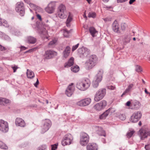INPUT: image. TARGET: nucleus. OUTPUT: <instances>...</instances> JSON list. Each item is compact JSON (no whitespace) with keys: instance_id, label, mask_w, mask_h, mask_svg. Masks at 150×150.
Segmentation results:
<instances>
[{"instance_id":"nucleus-34","label":"nucleus","mask_w":150,"mask_h":150,"mask_svg":"<svg viewBox=\"0 0 150 150\" xmlns=\"http://www.w3.org/2000/svg\"><path fill=\"white\" fill-rule=\"evenodd\" d=\"M27 40L28 42L31 44L35 43L36 41V38L31 36L28 37Z\"/></svg>"},{"instance_id":"nucleus-14","label":"nucleus","mask_w":150,"mask_h":150,"mask_svg":"<svg viewBox=\"0 0 150 150\" xmlns=\"http://www.w3.org/2000/svg\"><path fill=\"white\" fill-rule=\"evenodd\" d=\"M38 32L40 36L43 39L48 38L46 30L44 27H40L38 28Z\"/></svg>"},{"instance_id":"nucleus-24","label":"nucleus","mask_w":150,"mask_h":150,"mask_svg":"<svg viewBox=\"0 0 150 150\" xmlns=\"http://www.w3.org/2000/svg\"><path fill=\"white\" fill-rule=\"evenodd\" d=\"M134 85L133 83H131L129 84L127 86V88L122 93L121 96L125 94L126 93L131 91L134 88Z\"/></svg>"},{"instance_id":"nucleus-40","label":"nucleus","mask_w":150,"mask_h":150,"mask_svg":"<svg viewBox=\"0 0 150 150\" xmlns=\"http://www.w3.org/2000/svg\"><path fill=\"white\" fill-rule=\"evenodd\" d=\"M118 117L120 120H125L126 118L125 115L123 114H120L118 116Z\"/></svg>"},{"instance_id":"nucleus-22","label":"nucleus","mask_w":150,"mask_h":150,"mask_svg":"<svg viewBox=\"0 0 150 150\" xmlns=\"http://www.w3.org/2000/svg\"><path fill=\"white\" fill-rule=\"evenodd\" d=\"M95 129L97 133L99 135L105 136V131L103 129L102 127L98 126H96L95 127Z\"/></svg>"},{"instance_id":"nucleus-12","label":"nucleus","mask_w":150,"mask_h":150,"mask_svg":"<svg viewBox=\"0 0 150 150\" xmlns=\"http://www.w3.org/2000/svg\"><path fill=\"white\" fill-rule=\"evenodd\" d=\"M78 52L80 57L83 58L84 56H87L89 54L90 51L86 48L82 47L81 48H79L78 49Z\"/></svg>"},{"instance_id":"nucleus-48","label":"nucleus","mask_w":150,"mask_h":150,"mask_svg":"<svg viewBox=\"0 0 150 150\" xmlns=\"http://www.w3.org/2000/svg\"><path fill=\"white\" fill-rule=\"evenodd\" d=\"M30 6L33 9H35L36 7V6L32 3H29Z\"/></svg>"},{"instance_id":"nucleus-7","label":"nucleus","mask_w":150,"mask_h":150,"mask_svg":"<svg viewBox=\"0 0 150 150\" xmlns=\"http://www.w3.org/2000/svg\"><path fill=\"white\" fill-rule=\"evenodd\" d=\"M89 137L86 133H81L80 137V143L82 146H86L89 142Z\"/></svg>"},{"instance_id":"nucleus-25","label":"nucleus","mask_w":150,"mask_h":150,"mask_svg":"<svg viewBox=\"0 0 150 150\" xmlns=\"http://www.w3.org/2000/svg\"><path fill=\"white\" fill-rule=\"evenodd\" d=\"M71 48L69 46H67L63 52V56L65 58H67L69 55Z\"/></svg>"},{"instance_id":"nucleus-19","label":"nucleus","mask_w":150,"mask_h":150,"mask_svg":"<svg viewBox=\"0 0 150 150\" xmlns=\"http://www.w3.org/2000/svg\"><path fill=\"white\" fill-rule=\"evenodd\" d=\"M73 85V83H71L68 86L66 90L65 94L68 97L71 96L74 91V88Z\"/></svg>"},{"instance_id":"nucleus-30","label":"nucleus","mask_w":150,"mask_h":150,"mask_svg":"<svg viewBox=\"0 0 150 150\" xmlns=\"http://www.w3.org/2000/svg\"><path fill=\"white\" fill-rule=\"evenodd\" d=\"M10 101L4 98H0V105H5L10 103Z\"/></svg>"},{"instance_id":"nucleus-1","label":"nucleus","mask_w":150,"mask_h":150,"mask_svg":"<svg viewBox=\"0 0 150 150\" xmlns=\"http://www.w3.org/2000/svg\"><path fill=\"white\" fill-rule=\"evenodd\" d=\"M90 85V82L89 79H83L77 83L76 87L79 90L84 91L89 87Z\"/></svg>"},{"instance_id":"nucleus-29","label":"nucleus","mask_w":150,"mask_h":150,"mask_svg":"<svg viewBox=\"0 0 150 150\" xmlns=\"http://www.w3.org/2000/svg\"><path fill=\"white\" fill-rule=\"evenodd\" d=\"M89 31L93 37L95 36V34L98 33L95 28L93 27H90L89 29Z\"/></svg>"},{"instance_id":"nucleus-16","label":"nucleus","mask_w":150,"mask_h":150,"mask_svg":"<svg viewBox=\"0 0 150 150\" xmlns=\"http://www.w3.org/2000/svg\"><path fill=\"white\" fill-rule=\"evenodd\" d=\"M139 136L141 139L144 140L148 136H150V131H146L142 129L139 130Z\"/></svg>"},{"instance_id":"nucleus-21","label":"nucleus","mask_w":150,"mask_h":150,"mask_svg":"<svg viewBox=\"0 0 150 150\" xmlns=\"http://www.w3.org/2000/svg\"><path fill=\"white\" fill-rule=\"evenodd\" d=\"M15 124L17 126L24 127L26 124L24 120L20 118H17L15 121Z\"/></svg>"},{"instance_id":"nucleus-4","label":"nucleus","mask_w":150,"mask_h":150,"mask_svg":"<svg viewBox=\"0 0 150 150\" xmlns=\"http://www.w3.org/2000/svg\"><path fill=\"white\" fill-rule=\"evenodd\" d=\"M106 91L105 88L100 89L97 91L94 96L95 101L98 102L102 99L105 95Z\"/></svg>"},{"instance_id":"nucleus-63","label":"nucleus","mask_w":150,"mask_h":150,"mask_svg":"<svg viewBox=\"0 0 150 150\" xmlns=\"http://www.w3.org/2000/svg\"><path fill=\"white\" fill-rule=\"evenodd\" d=\"M142 82L144 84H146V82L143 79H142Z\"/></svg>"},{"instance_id":"nucleus-23","label":"nucleus","mask_w":150,"mask_h":150,"mask_svg":"<svg viewBox=\"0 0 150 150\" xmlns=\"http://www.w3.org/2000/svg\"><path fill=\"white\" fill-rule=\"evenodd\" d=\"M112 28L114 32L117 33L118 32L120 28L119 25L116 20H115L113 23Z\"/></svg>"},{"instance_id":"nucleus-64","label":"nucleus","mask_w":150,"mask_h":150,"mask_svg":"<svg viewBox=\"0 0 150 150\" xmlns=\"http://www.w3.org/2000/svg\"><path fill=\"white\" fill-rule=\"evenodd\" d=\"M144 91H145V93H147V94H149V92H148L147 91V90H146V89H145Z\"/></svg>"},{"instance_id":"nucleus-52","label":"nucleus","mask_w":150,"mask_h":150,"mask_svg":"<svg viewBox=\"0 0 150 150\" xmlns=\"http://www.w3.org/2000/svg\"><path fill=\"white\" fill-rule=\"evenodd\" d=\"M2 39H5V40H10V38L8 36L6 35L5 34V35L4 37H3V38Z\"/></svg>"},{"instance_id":"nucleus-44","label":"nucleus","mask_w":150,"mask_h":150,"mask_svg":"<svg viewBox=\"0 0 150 150\" xmlns=\"http://www.w3.org/2000/svg\"><path fill=\"white\" fill-rule=\"evenodd\" d=\"M134 131H130L129 132L127 133V137L128 138H130L134 133Z\"/></svg>"},{"instance_id":"nucleus-42","label":"nucleus","mask_w":150,"mask_h":150,"mask_svg":"<svg viewBox=\"0 0 150 150\" xmlns=\"http://www.w3.org/2000/svg\"><path fill=\"white\" fill-rule=\"evenodd\" d=\"M70 33V30L68 31L66 30H64V37H68L69 36V34Z\"/></svg>"},{"instance_id":"nucleus-31","label":"nucleus","mask_w":150,"mask_h":150,"mask_svg":"<svg viewBox=\"0 0 150 150\" xmlns=\"http://www.w3.org/2000/svg\"><path fill=\"white\" fill-rule=\"evenodd\" d=\"M27 75L28 78L30 79L33 78L35 76L34 72L29 69L27 70Z\"/></svg>"},{"instance_id":"nucleus-33","label":"nucleus","mask_w":150,"mask_h":150,"mask_svg":"<svg viewBox=\"0 0 150 150\" xmlns=\"http://www.w3.org/2000/svg\"><path fill=\"white\" fill-rule=\"evenodd\" d=\"M96 64L88 60L86 63V66L88 69L92 68Z\"/></svg>"},{"instance_id":"nucleus-56","label":"nucleus","mask_w":150,"mask_h":150,"mask_svg":"<svg viewBox=\"0 0 150 150\" xmlns=\"http://www.w3.org/2000/svg\"><path fill=\"white\" fill-rule=\"evenodd\" d=\"M37 18L40 21H42V18H41V16L39 14H37Z\"/></svg>"},{"instance_id":"nucleus-62","label":"nucleus","mask_w":150,"mask_h":150,"mask_svg":"<svg viewBox=\"0 0 150 150\" xmlns=\"http://www.w3.org/2000/svg\"><path fill=\"white\" fill-rule=\"evenodd\" d=\"M3 21V20L0 18V26H1L2 25Z\"/></svg>"},{"instance_id":"nucleus-37","label":"nucleus","mask_w":150,"mask_h":150,"mask_svg":"<svg viewBox=\"0 0 150 150\" xmlns=\"http://www.w3.org/2000/svg\"><path fill=\"white\" fill-rule=\"evenodd\" d=\"M72 20V18L71 16H70V15H69L66 22L67 26V27H69L70 26L69 23Z\"/></svg>"},{"instance_id":"nucleus-26","label":"nucleus","mask_w":150,"mask_h":150,"mask_svg":"<svg viewBox=\"0 0 150 150\" xmlns=\"http://www.w3.org/2000/svg\"><path fill=\"white\" fill-rule=\"evenodd\" d=\"M87 150H97L98 146L96 144H89L87 146Z\"/></svg>"},{"instance_id":"nucleus-27","label":"nucleus","mask_w":150,"mask_h":150,"mask_svg":"<svg viewBox=\"0 0 150 150\" xmlns=\"http://www.w3.org/2000/svg\"><path fill=\"white\" fill-rule=\"evenodd\" d=\"M74 64V58L73 57H71L68 62L65 64L64 67H69L72 66Z\"/></svg>"},{"instance_id":"nucleus-35","label":"nucleus","mask_w":150,"mask_h":150,"mask_svg":"<svg viewBox=\"0 0 150 150\" xmlns=\"http://www.w3.org/2000/svg\"><path fill=\"white\" fill-rule=\"evenodd\" d=\"M71 69L73 72H77L79 70V68L78 66L76 65L72 66L71 68Z\"/></svg>"},{"instance_id":"nucleus-6","label":"nucleus","mask_w":150,"mask_h":150,"mask_svg":"<svg viewBox=\"0 0 150 150\" xmlns=\"http://www.w3.org/2000/svg\"><path fill=\"white\" fill-rule=\"evenodd\" d=\"M15 10L17 12L20 13L21 16H24L25 13V10L23 3L22 2H18L16 5Z\"/></svg>"},{"instance_id":"nucleus-60","label":"nucleus","mask_w":150,"mask_h":150,"mask_svg":"<svg viewBox=\"0 0 150 150\" xmlns=\"http://www.w3.org/2000/svg\"><path fill=\"white\" fill-rule=\"evenodd\" d=\"M135 1V0H130L129 3L130 4H132Z\"/></svg>"},{"instance_id":"nucleus-38","label":"nucleus","mask_w":150,"mask_h":150,"mask_svg":"<svg viewBox=\"0 0 150 150\" xmlns=\"http://www.w3.org/2000/svg\"><path fill=\"white\" fill-rule=\"evenodd\" d=\"M47 148V146L46 145L43 144L38 147L37 150H46Z\"/></svg>"},{"instance_id":"nucleus-58","label":"nucleus","mask_w":150,"mask_h":150,"mask_svg":"<svg viewBox=\"0 0 150 150\" xmlns=\"http://www.w3.org/2000/svg\"><path fill=\"white\" fill-rule=\"evenodd\" d=\"M21 50H26V48L24 46H21Z\"/></svg>"},{"instance_id":"nucleus-49","label":"nucleus","mask_w":150,"mask_h":150,"mask_svg":"<svg viewBox=\"0 0 150 150\" xmlns=\"http://www.w3.org/2000/svg\"><path fill=\"white\" fill-rule=\"evenodd\" d=\"M107 88L108 89L111 90H113L115 88V86H107Z\"/></svg>"},{"instance_id":"nucleus-5","label":"nucleus","mask_w":150,"mask_h":150,"mask_svg":"<svg viewBox=\"0 0 150 150\" xmlns=\"http://www.w3.org/2000/svg\"><path fill=\"white\" fill-rule=\"evenodd\" d=\"M73 140V137L71 134H67L64 137L61 142L63 146L70 145L71 143Z\"/></svg>"},{"instance_id":"nucleus-32","label":"nucleus","mask_w":150,"mask_h":150,"mask_svg":"<svg viewBox=\"0 0 150 150\" xmlns=\"http://www.w3.org/2000/svg\"><path fill=\"white\" fill-rule=\"evenodd\" d=\"M57 42V40L56 39H54L50 41L48 44V46L49 48H53L56 45Z\"/></svg>"},{"instance_id":"nucleus-3","label":"nucleus","mask_w":150,"mask_h":150,"mask_svg":"<svg viewBox=\"0 0 150 150\" xmlns=\"http://www.w3.org/2000/svg\"><path fill=\"white\" fill-rule=\"evenodd\" d=\"M67 13L65 6L63 4L59 5L58 8V15L61 18H66L67 16Z\"/></svg>"},{"instance_id":"nucleus-2","label":"nucleus","mask_w":150,"mask_h":150,"mask_svg":"<svg viewBox=\"0 0 150 150\" xmlns=\"http://www.w3.org/2000/svg\"><path fill=\"white\" fill-rule=\"evenodd\" d=\"M103 73V71L102 69H100L98 72L95 78V80L92 82L93 86L94 88H96L98 86L99 83L101 81L102 75Z\"/></svg>"},{"instance_id":"nucleus-53","label":"nucleus","mask_w":150,"mask_h":150,"mask_svg":"<svg viewBox=\"0 0 150 150\" xmlns=\"http://www.w3.org/2000/svg\"><path fill=\"white\" fill-rule=\"evenodd\" d=\"M5 34L3 32L0 31V37L3 38V37H4Z\"/></svg>"},{"instance_id":"nucleus-13","label":"nucleus","mask_w":150,"mask_h":150,"mask_svg":"<svg viewBox=\"0 0 150 150\" xmlns=\"http://www.w3.org/2000/svg\"><path fill=\"white\" fill-rule=\"evenodd\" d=\"M51 125V122L50 120H46L45 121L44 124L42 127L41 133L42 134H43L47 131L50 127Z\"/></svg>"},{"instance_id":"nucleus-15","label":"nucleus","mask_w":150,"mask_h":150,"mask_svg":"<svg viewBox=\"0 0 150 150\" xmlns=\"http://www.w3.org/2000/svg\"><path fill=\"white\" fill-rule=\"evenodd\" d=\"M91 102V99L89 98L82 99L77 103V105L80 106H84L89 105Z\"/></svg>"},{"instance_id":"nucleus-43","label":"nucleus","mask_w":150,"mask_h":150,"mask_svg":"<svg viewBox=\"0 0 150 150\" xmlns=\"http://www.w3.org/2000/svg\"><path fill=\"white\" fill-rule=\"evenodd\" d=\"M1 26H3L6 27H9V25L8 23L7 22L4 20H3L2 21V25Z\"/></svg>"},{"instance_id":"nucleus-11","label":"nucleus","mask_w":150,"mask_h":150,"mask_svg":"<svg viewBox=\"0 0 150 150\" xmlns=\"http://www.w3.org/2000/svg\"><path fill=\"white\" fill-rule=\"evenodd\" d=\"M107 102L105 100H102L99 103L96 104L94 106V108L97 111H100L104 109L106 106Z\"/></svg>"},{"instance_id":"nucleus-46","label":"nucleus","mask_w":150,"mask_h":150,"mask_svg":"<svg viewBox=\"0 0 150 150\" xmlns=\"http://www.w3.org/2000/svg\"><path fill=\"white\" fill-rule=\"evenodd\" d=\"M11 67L13 70V71L14 72H16L17 69L18 68V66L16 65H14L12 66Z\"/></svg>"},{"instance_id":"nucleus-47","label":"nucleus","mask_w":150,"mask_h":150,"mask_svg":"<svg viewBox=\"0 0 150 150\" xmlns=\"http://www.w3.org/2000/svg\"><path fill=\"white\" fill-rule=\"evenodd\" d=\"M79 45V44L78 43L76 45L73 46L72 48V51H74L78 47Z\"/></svg>"},{"instance_id":"nucleus-18","label":"nucleus","mask_w":150,"mask_h":150,"mask_svg":"<svg viewBox=\"0 0 150 150\" xmlns=\"http://www.w3.org/2000/svg\"><path fill=\"white\" fill-rule=\"evenodd\" d=\"M55 7V3L51 2L49 4L48 6L45 8V11L49 13H52L54 11Z\"/></svg>"},{"instance_id":"nucleus-61","label":"nucleus","mask_w":150,"mask_h":150,"mask_svg":"<svg viewBox=\"0 0 150 150\" xmlns=\"http://www.w3.org/2000/svg\"><path fill=\"white\" fill-rule=\"evenodd\" d=\"M24 1L25 3H26L28 4L30 3V0H24Z\"/></svg>"},{"instance_id":"nucleus-59","label":"nucleus","mask_w":150,"mask_h":150,"mask_svg":"<svg viewBox=\"0 0 150 150\" xmlns=\"http://www.w3.org/2000/svg\"><path fill=\"white\" fill-rule=\"evenodd\" d=\"M130 102L129 101H128L126 103V105L127 106H129L130 105Z\"/></svg>"},{"instance_id":"nucleus-55","label":"nucleus","mask_w":150,"mask_h":150,"mask_svg":"<svg viewBox=\"0 0 150 150\" xmlns=\"http://www.w3.org/2000/svg\"><path fill=\"white\" fill-rule=\"evenodd\" d=\"M144 148L146 150H150V148L149 145H145Z\"/></svg>"},{"instance_id":"nucleus-10","label":"nucleus","mask_w":150,"mask_h":150,"mask_svg":"<svg viewBox=\"0 0 150 150\" xmlns=\"http://www.w3.org/2000/svg\"><path fill=\"white\" fill-rule=\"evenodd\" d=\"M57 55V53L52 50H48L45 52L44 55L45 59H51Z\"/></svg>"},{"instance_id":"nucleus-20","label":"nucleus","mask_w":150,"mask_h":150,"mask_svg":"<svg viewBox=\"0 0 150 150\" xmlns=\"http://www.w3.org/2000/svg\"><path fill=\"white\" fill-rule=\"evenodd\" d=\"M115 111V110L114 108H110L100 115L99 118L100 119H104L108 115L110 112L112 113Z\"/></svg>"},{"instance_id":"nucleus-17","label":"nucleus","mask_w":150,"mask_h":150,"mask_svg":"<svg viewBox=\"0 0 150 150\" xmlns=\"http://www.w3.org/2000/svg\"><path fill=\"white\" fill-rule=\"evenodd\" d=\"M131 35L130 33L125 34L122 36V41L124 45H126L131 40Z\"/></svg>"},{"instance_id":"nucleus-50","label":"nucleus","mask_w":150,"mask_h":150,"mask_svg":"<svg viewBox=\"0 0 150 150\" xmlns=\"http://www.w3.org/2000/svg\"><path fill=\"white\" fill-rule=\"evenodd\" d=\"M57 145L58 144H55L54 145H52V149H54V150H55V149H57Z\"/></svg>"},{"instance_id":"nucleus-57","label":"nucleus","mask_w":150,"mask_h":150,"mask_svg":"<svg viewBox=\"0 0 150 150\" xmlns=\"http://www.w3.org/2000/svg\"><path fill=\"white\" fill-rule=\"evenodd\" d=\"M39 83V81H38V79L37 78V81H36V83L34 84L35 86L36 87H37V86L38 84Z\"/></svg>"},{"instance_id":"nucleus-45","label":"nucleus","mask_w":150,"mask_h":150,"mask_svg":"<svg viewBox=\"0 0 150 150\" xmlns=\"http://www.w3.org/2000/svg\"><path fill=\"white\" fill-rule=\"evenodd\" d=\"M126 27L127 25L125 23H122L121 24V29L122 30L124 31L125 30Z\"/></svg>"},{"instance_id":"nucleus-36","label":"nucleus","mask_w":150,"mask_h":150,"mask_svg":"<svg viewBox=\"0 0 150 150\" xmlns=\"http://www.w3.org/2000/svg\"><path fill=\"white\" fill-rule=\"evenodd\" d=\"M0 148L2 149H7L8 147L5 144L0 141Z\"/></svg>"},{"instance_id":"nucleus-39","label":"nucleus","mask_w":150,"mask_h":150,"mask_svg":"<svg viewBox=\"0 0 150 150\" xmlns=\"http://www.w3.org/2000/svg\"><path fill=\"white\" fill-rule=\"evenodd\" d=\"M96 13L94 12H89L88 15V16L90 18H95L96 17Z\"/></svg>"},{"instance_id":"nucleus-41","label":"nucleus","mask_w":150,"mask_h":150,"mask_svg":"<svg viewBox=\"0 0 150 150\" xmlns=\"http://www.w3.org/2000/svg\"><path fill=\"white\" fill-rule=\"evenodd\" d=\"M135 70L137 72H140L142 71V69L141 66L137 65L135 66Z\"/></svg>"},{"instance_id":"nucleus-54","label":"nucleus","mask_w":150,"mask_h":150,"mask_svg":"<svg viewBox=\"0 0 150 150\" xmlns=\"http://www.w3.org/2000/svg\"><path fill=\"white\" fill-rule=\"evenodd\" d=\"M111 20V18H107L104 19V20L105 22L110 21Z\"/></svg>"},{"instance_id":"nucleus-51","label":"nucleus","mask_w":150,"mask_h":150,"mask_svg":"<svg viewBox=\"0 0 150 150\" xmlns=\"http://www.w3.org/2000/svg\"><path fill=\"white\" fill-rule=\"evenodd\" d=\"M6 50V48L5 47L1 45H0V50L1 51H3L5 50Z\"/></svg>"},{"instance_id":"nucleus-28","label":"nucleus","mask_w":150,"mask_h":150,"mask_svg":"<svg viewBox=\"0 0 150 150\" xmlns=\"http://www.w3.org/2000/svg\"><path fill=\"white\" fill-rule=\"evenodd\" d=\"M88 60L96 64L97 62L98 58L96 55H92L90 56Z\"/></svg>"},{"instance_id":"nucleus-9","label":"nucleus","mask_w":150,"mask_h":150,"mask_svg":"<svg viewBox=\"0 0 150 150\" xmlns=\"http://www.w3.org/2000/svg\"><path fill=\"white\" fill-rule=\"evenodd\" d=\"M142 114L140 111L134 113L131 117L130 121L134 123L138 122L142 117Z\"/></svg>"},{"instance_id":"nucleus-8","label":"nucleus","mask_w":150,"mask_h":150,"mask_svg":"<svg viewBox=\"0 0 150 150\" xmlns=\"http://www.w3.org/2000/svg\"><path fill=\"white\" fill-rule=\"evenodd\" d=\"M9 129L8 123L2 120H0V131L3 132H7Z\"/></svg>"}]
</instances>
